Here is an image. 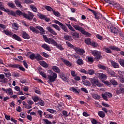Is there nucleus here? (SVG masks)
I'll use <instances>...</instances> for the list:
<instances>
[{
  "label": "nucleus",
  "instance_id": "f257e3e1",
  "mask_svg": "<svg viewBox=\"0 0 124 124\" xmlns=\"http://www.w3.org/2000/svg\"><path fill=\"white\" fill-rule=\"evenodd\" d=\"M78 24L73 25V28L76 30V31H80L82 34H84L85 35L86 37H90V36H92V34L88 31H86L85 30V29L82 27L84 26V24L81 22L78 23Z\"/></svg>",
  "mask_w": 124,
  "mask_h": 124
},
{
  "label": "nucleus",
  "instance_id": "f03ea898",
  "mask_svg": "<svg viewBox=\"0 0 124 124\" xmlns=\"http://www.w3.org/2000/svg\"><path fill=\"white\" fill-rule=\"evenodd\" d=\"M112 50L113 51H121L120 48L112 45L109 46L108 47L104 46L103 48V51L106 52V53H107L108 54H112V50Z\"/></svg>",
  "mask_w": 124,
  "mask_h": 124
},
{
  "label": "nucleus",
  "instance_id": "7ed1b4c3",
  "mask_svg": "<svg viewBox=\"0 0 124 124\" xmlns=\"http://www.w3.org/2000/svg\"><path fill=\"white\" fill-rule=\"evenodd\" d=\"M89 80L93 86H97V87H102V84L99 82L98 78L94 77L93 78H90Z\"/></svg>",
  "mask_w": 124,
  "mask_h": 124
},
{
  "label": "nucleus",
  "instance_id": "20e7f679",
  "mask_svg": "<svg viewBox=\"0 0 124 124\" xmlns=\"http://www.w3.org/2000/svg\"><path fill=\"white\" fill-rule=\"evenodd\" d=\"M48 80L47 81L49 85H53L52 83L56 81V79L58 78V75L56 73H53L52 75H48Z\"/></svg>",
  "mask_w": 124,
  "mask_h": 124
},
{
  "label": "nucleus",
  "instance_id": "39448f33",
  "mask_svg": "<svg viewBox=\"0 0 124 124\" xmlns=\"http://www.w3.org/2000/svg\"><path fill=\"white\" fill-rule=\"evenodd\" d=\"M54 23L55 24H57V25H59L61 29H62V30L63 31H64L65 32H67V33L69 32V31H68V29H67V27L65 24L62 23V22L57 20H54Z\"/></svg>",
  "mask_w": 124,
  "mask_h": 124
},
{
  "label": "nucleus",
  "instance_id": "423d86ee",
  "mask_svg": "<svg viewBox=\"0 0 124 124\" xmlns=\"http://www.w3.org/2000/svg\"><path fill=\"white\" fill-rule=\"evenodd\" d=\"M92 54L95 57V60L97 61H99L100 59H102V56H101V52L98 51L97 50H92Z\"/></svg>",
  "mask_w": 124,
  "mask_h": 124
},
{
  "label": "nucleus",
  "instance_id": "0eeeda50",
  "mask_svg": "<svg viewBox=\"0 0 124 124\" xmlns=\"http://www.w3.org/2000/svg\"><path fill=\"white\" fill-rule=\"evenodd\" d=\"M88 10H89V11H91V12H92L93 14V15L94 16V18L96 20H99V19H100V16H102V14H101L100 13H96L94 10H92V9L88 8Z\"/></svg>",
  "mask_w": 124,
  "mask_h": 124
},
{
  "label": "nucleus",
  "instance_id": "6e6552de",
  "mask_svg": "<svg viewBox=\"0 0 124 124\" xmlns=\"http://www.w3.org/2000/svg\"><path fill=\"white\" fill-rule=\"evenodd\" d=\"M23 17L27 20H32V19H33V17H34V15H33L32 13L28 11V14L24 13Z\"/></svg>",
  "mask_w": 124,
  "mask_h": 124
},
{
  "label": "nucleus",
  "instance_id": "1a4fd4ad",
  "mask_svg": "<svg viewBox=\"0 0 124 124\" xmlns=\"http://www.w3.org/2000/svg\"><path fill=\"white\" fill-rule=\"evenodd\" d=\"M10 66L13 68H19V69H20V70L21 71H26V69H25L24 67L21 66V65L19 64H10Z\"/></svg>",
  "mask_w": 124,
  "mask_h": 124
},
{
  "label": "nucleus",
  "instance_id": "9d476101",
  "mask_svg": "<svg viewBox=\"0 0 124 124\" xmlns=\"http://www.w3.org/2000/svg\"><path fill=\"white\" fill-rule=\"evenodd\" d=\"M95 75L97 77H98L99 79H101V80H106L107 79V75L103 73H95Z\"/></svg>",
  "mask_w": 124,
  "mask_h": 124
},
{
  "label": "nucleus",
  "instance_id": "9b49d317",
  "mask_svg": "<svg viewBox=\"0 0 124 124\" xmlns=\"http://www.w3.org/2000/svg\"><path fill=\"white\" fill-rule=\"evenodd\" d=\"M75 52L77 53V54H79V55H84L85 54V50H84L82 48H80V47H77L76 46V47L74 49Z\"/></svg>",
  "mask_w": 124,
  "mask_h": 124
},
{
  "label": "nucleus",
  "instance_id": "f8f14e48",
  "mask_svg": "<svg viewBox=\"0 0 124 124\" xmlns=\"http://www.w3.org/2000/svg\"><path fill=\"white\" fill-rule=\"evenodd\" d=\"M1 90L2 91H3V92H5V93H7V94H9V95H13V91H12L11 88L5 89L4 88H2Z\"/></svg>",
  "mask_w": 124,
  "mask_h": 124
},
{
  "label": "nucleus",
  "instance_id": "ddd939ff",
  "mask_svg": "<svg viewBox=\"0 0 124 124\" xmlns=\"http://www.w3.org/2000/svg\"><path fill=\"white\" fill-rule=\"evenodd\" d=\"M120 30L121 29L119 28H117L115 27H110L111 32H112L113 33H114L115 34H118L120 32Z\"/></svg>",
  "mask_w": 124,
  "mask_h": 124
},
{
  "label": "nucleus",
  "instance_id": "4468645a",
  "mask_svg": "<svg viewBox=\"0 0 124 124\" xmlns=\"http://www.w3.org/2000/svg\"><path fill=\"white\" fill-rule=\"evenodd\" d=\"M22 38H24V39H30L31 37H30V35L29 34H28L26 31H22L20 32Z\"/></svg>",
  "mask_w": 124,
  "mask_h": 124
},
{
  "label": "nucleus",
  "instance_id": "2eb2a0df",
  "mask_svg": "<svg viewBox=\"0 0 124 124\" xmlns=\"http://www.w3.org/2000/svg\"><path fill=\"white\" fill-rule=\"evenodd\" d=\"M43 37L45 42H46V43H48V44H51V42H52L54 40L52 38H48V37H47V35H43Z\"/></svg>",
  "mask_w": 124,
  "mask_h": 124
},
{
  "label": "nucleus",
  "instance_id": "dca6fc26",
  "mask_svg": "<svg viewBox=\"0 0 124 124\" xmlns=\"http://www.w3.org/2000/svg\"><path fill=\"white\" fill-rule=\"evenodd\" d=\"M5 12L7 13L8 15H12L14 17H16V12L14 11L10 10L9 9H6Z\"/></svg>",
  "mask_w": 124,
  "mask_h": 124
},
{
  "label": "nucleus",
  "instance_id": "f3484780",
  "mask_svg": "<svg viewBox=\"0 0 124 124\" xmlns=\"http://www.w3.org/2000/svg\"><path fill=\"white\" fill-rule=\"evenodd\" d=\"M69 90L71 92H73V93H78V94L80 93V92H81L80 89H78V87H77V89L74 87H70Z\"/></svg>",
  "mask_w": 124,
  "mask_h": 124
},
{
  "label": "nucleus",
  "instance_id": "a211bd4d",
  "mask_svg": "<svg viewBox=\"0 0 124 124\" xmlns=\"http://www.w3.org/2000/svg\"><path fill=\"white\" fill-rule=\"evenodd\" d=\"M110 63L113 68H119L120 67L119 63L113 60L110 61Z\"/></svg>",
  "mask_w": 124,
  "mask_h": 124
},
{
  "label": "nucleus",
  "instance_id": "6ab92c4d",
  "mask_svg": "<svg viewBox=\"0 0 124 124\" xmlns=\"http://www.w3.org/2000/svg\"><path fill=\"white\" fill-rule=\"evenodd\" d=\"M107 70L108 71V75H110L112 77H115V76H116L115 72L113 70H111V69H108V68H107Z\"/></svg>",
  "mask_w": 124,
  "mask_h": 124
},
{
  "label": "nucleus",
  "instance_id": "aec40b11",
  "mask_svg": "<svg viewBox=\"0 0 124 124\" xmlns=\"http://www.w3.org/2000/svg\"><path fill=\"white\" fill-rule=\"evenodd\" d=\"M47 31H49V32H50V33H52V34H53V35H57L58 33H57V32H56L54 30L51 28V27L49 26L46 28Z\"/></svg>",
  "mask_w": 124,
  "mask_h": 124
},
{
  "label": "nucleus",
  "instance_id": "412c9836",
  "mask_svg": "<svg viewBox=\"0 0 124 124\" xmlns=\"http://www.w3.org/2000/svg\"><path fill=\"white\" fill-rule=\"evenodd\" d=\"M62 61L64 63L66 66H68L69 67H71V66H72V64L70 63L68 60H66L65 59H63V58H62Z\"/></svg>",
  "mask_w": 124,
  "mask_h": 124
},
{
  "label": "nucleus",
  "instance_id": "4be33fe9",
  "mask_svg": "<svg viewBox=\"0 0 124 124\" xmlns=\"http://www.w3.org/2000/svg\"><path fill=\"white\" fill-rule=\"evenodd\" d=\"M41 47L45 50H46V51H49V52H51V49L50 48V46L48 45H47L45 43L43 44L41 46Z\"/></svg>",
  "mask_w": 124,
  "mask_h": 124
},
{
  "label": "nucleus",
  "instance_id": "5701e85b",
  "mask_svg": "<svg viewBox=\"0 0 124 124\" xmlns=\"http://www.w3.org/2000/svg\"><path fill=\"white\" fill-rule=\"evenodd\" d=\"M12 38L13 39H15V40H17V41H19V42L22 41V39L21 38V37H20V36L16 35V34H13L12 35Z\"/></svg>",
  "mask_w": 124,
  "mask_h": 124
},
{
  "label": "nucleus",
  "instance_id": "b1692460",
  "mask_svg": "<svg viewBox=\"0 0 124 124\" xmlns=\"http://www.w3.org/2000/svg\"><path fill=\"white\" fill-rule=\"evenodd\" d=\"M35 59L36 61H43L44 58L40 54L37 53L35 54Z\"/></svg>",
  "mask_w": 124,
  "mask_h": 124
},
{
  "label": "nucleus",
  "instance_id": "393cba45",
  "mask_svg": "<svg viewBox=\"0 0 124 124\" xmlns=\"http://www.w3.org/2000/svg\"><path fill=\"white\" fill-rule=\"evenodd\" d=\"M39 64H40V65L43 66V67H45V68L48 67V64H47V63L44 61H40Z\"/></svg>",
  "mask_w": 124,
  "mask_h": 124
},
{
  "label": "nucleus",
  "instance_id": "a878e982",
  "mask_svg": "<svg viewBox=\"0 0 124 124\" xmlns=\"http://www.w3.org/2000/svg\"><path fill=\"white\" fill-rule=\"evenodd\" d=\"M36 29L39 30L40 31L42 32V33H41V34H45V30H44L43 27L39 26H36Z\"/></svg>",
  "mask_w": 124,
  "mask_h": 124
},
{
  "label": "nucleus",
  "instance_id": "bb28decb",
  "mask_svg": "<svg viewBox=\"0 0 124 124\" xmlns=\"http://www.w3.org/2000/svg\"><path fill=\"white\" fill-rule=\"evenodd\" d=\"M30 30L32 32H35V33H39V31L35 29V28L33 27V26H30Z\"/></svg>",
  "mask_w": 124,
  "mask_h": 124
},
{
  "label": "nucleus",
  "instance_id": "cd10ccee",
  "mask_svg": "<svg viewBox=\"0 0 124 124\" xmlns=\"http://www.w3.org/2000/svg\"><path fill=\"white\" fill-rule=\"evenodd\" d=\"M52 69L56 73H61V70L57 66H52Z\"/></svg>",
  "mask_w": 124,
  "mask_h": 124
},
{
  "label": "nucleus",
  "instance_id": "c85d7f7f",
  "mask_svg": "<svg viewBox=\"0 0 124 124\" xmlns=\"http://www.w3.org/2000/svg\"><path fill=\"white\" fill-rule=\"evenodd\" d=\"M2 32H3V33H5V34H6V35H10L11 36L12 35V34H13V32L12 31H10L8 30H4Z\"/></svg>",
  "mask_w": 124,
  "mask_h": 124
},
{
  "label": "nucleus",
  "instance_id": "c756f323",
  "mask_svg": "<svg viewBox=\"0 0 124 124\" xmlns=\"http://www.w3.org/2000/svg\"><path fill=\"white\" fill-rule=\"evenodd\" d=\"M37 16H39V19H41V20H44L46 16L40 13H38Z\"/></svg>",
  "mask_w": 124,
  "mask_h": 124
},
{
  "label": "nucleus",
  "instance_id": "7c9ffc66",
  "mask_svg": "<svg viewBox=\"0 0 124 124\" xmlns=\"http://www.w3.org/2000/svg\"><path fill=\"white\" fill-rule=\"evenodd\" d=\"M31 99H32V100H33L34 102L35 103V102H37V101H39L40 98L38 96L35 95V96H32L31 97Z\"/></svg>",
  "mask_w": 124,
  "mask_h": 124
},
{
  "label": "nucleus",
  "instance_id": "2f4dec72",
  "mask_svg": "<svg viewBox=\"0 0 124 124\" xmlns=\"http://www.w3.org/2000/svg\"><path fill=\"white\" fill-rule=\"evenodd\" d=\"M52 12L53 13V15H54L56 17H61V16H62V15L61 14V13H60V12L59 11L56 12L55 10H53V11H52Z\"/></svg>",
  "mask_w": 124,
  "mask_h": 124
},
{
  "label": "nucleus",
  "instance_id": "473e14b6",
  "mask_svg": "<svg viewBox=\"0 0 124 124\" xmlns=\"http://www.w3.org/2000/svg\"><path fill=\"white\" fill-rule=\"evenodd\" d=\"M75 32H72V35L73 36V37H75V38H79L80 36V34L78 33H77V32L74 31Z\"/></svg>",
  "mask_w": 124,
  "mask_h": 124
},
{
  "label": "nucleus",
  "instance_id": "72a5a7b5",
  "mask_svg": "<svg viewBox=\"0 0 124 124\" xmlns=\"http://www.w3.org/2000/svg\"><path fill=\"white\" fill-rule=\"evenodd\" d=\"M85 43L87 44V45H91L92 43V40L90 38H87L85 39Z\"/></svg>",
  "mask_w": 124,
  "mask_h": 124
},
{
  "label": "nucleus",
  "instance_id": "f704fd0d",
  "mask_svg": "<svg viewBox=\"0 0 124 124\" xmlns=\"http://www.w3.org/2000/svg\"><path fill=\"white\" fill-rule=\"evenodd\" d=\"M7 5L9 6V7H11V8H13L14 9L16 8V6L15 4H14V3L12 2H8L7 3Z\"/></svg>",
  "mask_w": 124,
  "mask_h": 124
},
{
  "label": "nucleus",
  "instance_id": "c9c22d12",
  "mask_svg": "<svg viewBox=\"0 0 124 124\" xmlns=\"http://www.w3.org/2000/svg\"><path fill=\"white\" fill-rule=\"evenodd\" d=\"M98 115L100 118H103L105 117V113L102 111H99Z\"/></svg>",
  "mask_w": 124,
  "mask_h": 124
},
{
  "label": "nucleus",
  "instance_id": "e433bc0d",
  "mask_svg": "<svg viewBox=\"0 0 124 124\" xmlns=\"http://www.w3.org/2000/svg\"><path fill=\"white\" fill-rule=\"evenodd\" d=\"M66 44L67 46H68V47H69L70 48H71V49H75V47L76 46H73V45L71 44V43H70L69 42H66Z\"/></svg>",
  "mask_w": 124,
  "mask_h": 124
},
{
  "label": "nucleus",
  "instance_id": "4c0bfd02",
  "mask_svg": "<svg viewBox=\"0 0 124 124\" xmlns=\"http://www.w3.org/2000/svg\"><path fill=\"white\" fill-rule=\"evenodd\" d=\"M77 64L78 65H83L84 64V61L81 59L78 58V59L77 61Z\"/></svg>",
  "mask_w": 124,
  "mask_h": 124
},
{
  "label": "nucleus",
  "instance_id": "58836bf2",
  "mask_svg": "<svg viewBox=\"0 0 124 124\" xmlns=\"http://www.w3.org/2000/svg\"><path fill=\"white\" fill-rule=\"evenodd\" d=\"M15 3L17 7H19L20 8H22V4H21V2L18 0H16L15 1Z\"/></svg>",
  "mask_w": 124,
  "mask_h": 124
},
{
  "label": "nucleus",
  "instance_id": "ea45409f",
  "mask_svg": "<svg viewBox=\"0 0 124 124\" xmlns=\"http://www.w3.org/2000/svg\"><path fill=\"white\" fill-rule=\"evenodd\" d=\"M87 74H89V75H93V74H95V73L94 72V70H93V69H89L87 71Z\"/></svg>",
  "mask_w": 124,
  "mask_h": 124
},
{
  "label": "nucleus",
  "instance_id": "a19ab883",
  "mask_svg": "<svg viewBox=\"0 0 124 124\" xmlns=\"http://www.w3.org/2000/svg\"><path fill=\"white\" fill-rule=\"evenodd\" d=\"M45 8L47 11H50V12H52V11L53 12V11L54 10V9H53V8L52 7H51L50 6H48V5H46L45 6Z\"/></svg>",
  "mask_w": 124,
  "mask_h": 124
},
{
  "label": "nucleus",
  "instance_id": "79ce46f5",
  "mask_svg": "<svg viewBox=\"0 0 124 124\" xmlns=\"http://www.w3.org/2000/svg\"><path fill=\"white\" fill-rule=\"evenodd\" d=\"M66 26L68 28L70 31H76L74 30V28L72 27V26H71V25H70V24H66Z\"/></svg>",
  "mask_w": 124,
  "mask_h": 124
},
{
  "label": "nucleus",
  "instance_id": "37998d69",
  "mask_svg": "<svg viewBox=\"0 0 124 124\" xmlns=\"http://www.w3.org/2000/svg\"><path fill=\"white\" fill-rule=\"evenodd\" d=\"M30 7L33 12H37V8L34 5H31Z\"/></svg>",
  "mask_w": 124,
  "mask_h": 124
},
{
  "label": "nucleus",
  "instance_id": "c03bdc74",
  "mask_svg": "<svg viewBox=\"0 0 124 124\" xmlns=\"http://www.w3.org/2000/svg\"><path fill=\"white\" fill-rule=\"evenodd\" d=\"M13 77H16V78L20 77V73L18 72H13L12 74Z\"/></svg>",
  "mask_w": 124,
  "mask_h": 124
},
{
  "label": "nucleus",
  "instance_id": "a18cd8bd",
  "mask_svg": "<svg viewBox=\"0 0 124 124\" xmlns=\"http://www.w3.org/2000/svg\"><path fill=\"white\" fill-rule=\"evenodd\" d=\"M52 27L57 30V31H61V28H60V26H59L57 24H52L51 25Z\"/></svg>",
  "mask_w": 124,
  "mask_h": 124
},
{
  "label": "nucleus",
  "instance_id": "49530a36",
  "mask_svg": "<svg viewBox=\"0 0 124 124\" xmlns=\"http://www.w3.org/2000/svg\"><path fill=\"white\" fill-rule=\"evenodd\" d=\"M16 15H17L18 16H21V15H22L23 16H24V13H23V12H22V11H20V10H16Z\"/></svg>",
  "mask_w": 124,
  "mask_h": 124
},
{
  "label": "nucleus",
  "instance_id": "de8ad7c7",
  "mask_svg": "<svg viewBox=\"0 0 124 124\" xmlns=\"http://www.w3.org/2000/svg\"><path fill=\"white\" fill-rule=\"evenodd\" d=\"M38 104H39L41 106H44L45 105V102L43 100L41 99V98L39 100V102H38Z\"/></svg>",
  "mask_w": 124,
  "mask_h": 124
},
{
  "label": "nucleus",
  "instance_id": "09e8293b",
  "mask_svg": "<svg viewBox=\"0 0 124 124\" xmlns=\"http://www.w3.org/2000/svg\"><path fill=\"white\" fill-rule=\"evenodd\" d=\"M23 2L26 4H31V3H33V0H23Z\"/></svg>",
  "mask_w": 124,
  "mask_h": 124
},
{
  "label": "nucleus",
  "instance_id": "8fccbe9b",
  "mask_svg": "<svg viewBox=\"0 0 124 124\" xmlns=\"http://www.w3.org/2000/svg\"><path fill=\"white\" fill-rule=\"evenodd\" d=\"M98 67L100 69H103V70H107V69H106V66L100 64L98 65Z\"/></svg>",
  "mask_w": 124,
  "mask_h": 124
},
{
  "label": "nucleus",
  "instance_id": "3c124183",
  "mask_svg": "<svg viewBox=\"0 0 124 124\" xmlns=\"http://www.w3.org/2000/svg\"><path fill=\"white\" fill-rule=\"evenodd\" d=\"M63 38L64 39H65V40H68V41H70V40H71V36L66 35L64 36Z\"/></svg>",
  "mask_w": 124,
  "mask_h": 124
},
{
  "label": "nucleus",
  "instance_id": "603ef678",
  "mask_svg": "<svg viewBox=\"0 0 124 124\" xmlns=\"http://www.w3.org/2000/svg\"><path fill=\"white\" fill-rule=\"evenodd\" d=\"M111 5H113V6H114V7H116V8H120V4L116 2H112V4H111Z\"/></svg>",
  "mask_w": 124,
  "mask_h": 124
},
{
  "label": "nucleus",
  "instance_id": "864d4df0",
  "mask_svg": "<svg viewBox=\"0 0 124 124\" xmlns=\"http://www.w3.org/2000/svg\"><path fill=\"white\" fill-rule=\"evenodd\" d=\"M56 47L59 50H60V51H62V50H64V48H63V47H62V45L60 44H58L57 45Z\"/></svg>",
  "mask_w": 124,
  "mask_h": 124
},
{
  "label": "nucleus",
  "instance_id": "5fc2aeb1",
  "mask_svg": "<svg viewBox=\"0 0 124 124\" xmlns=\"http://www.w3.org/2000/svg\"><path fill=\"white\" fill-rule=\"evenodd\" d=\"M118 62H119L120 65H121V66H123V67H124V60L122 59H120L118 60Z\"/></svg>",
  "mask_w": 124,
  "mask_h": 124
},
{
  "label": "nucleus",
  "instance_id": "6e6d98bb",
  "mask_svg": "<svg viewBox=\"0 0 124 124\" xmlns=\"http://www.w3.org/2000/svg\"><path fill=\"white\" fill-rule=\"evenodd\" d=\"M62 114L64 116V117H65V118H66V117H68V116H69V114H68V112H67L66 110H63Z\"/></svg>",
  "mask_w": 124,
  "mask_h": 124
},
{
  "label": "nucleus",
  "instance_id": "4d7b16f0",
  "mask_svg": "<svg viewBox=\"0 0 124 124\" xmlns=\"http://www.w3.org/2000/svg\"><path fill=\"white\" fill-rule=\"evenodd\" d=\"M46 111H47V112H49V113H51V114H54V113H56V112H57L56 110L51 108L46 109Z\"/></svg>",
  "mask_w": 124,
  "mask_h": 124
},
{
  "label": "nucleus",
  "instance_id": "13d9d810",
  "mask_svg": "<svg viewBox=\"0 0 124 124\" xmlns=\"http://www.w3.org/2000/svg\"><path fill=\"white\" fill-rule=\"evenodd\" d=\"M2 2H0V9L1 10H2V11H4V12H5L6 9H5V8H4V7H3V5H2Z\"/></svg>",
  "mask_w": 124,
  "mask_h": 124
},
{
  "label": "nucleus",
  "instance_id": "bf43d9fd",
  "mask_svg": "<svg viewBox=\"0 0 124 124\" xmlns=\"http://www.w3.org/2000/svg\"><path fill=\"white\" fill-rule=\"evenodd\" d=\"M61 79L63 80V81H64L65 82H67L68 81V78H67V77H65L63 75H62L61 76Z\"/></svg>",
  "mask_w": 124,
  "mask_h": 124
},
{
  "label": "nucleus",
  "instance_id": "052dcab7",
  "mask_svg": "<svg viewBox=\"0 0 124 124\" xmlns=\"http://www.w3.org/2000/svg\"><path fill=\"white\" fill-rule=\"evenodd\" d=\"M102 97L104 99V100H106V101H108V98H107V95H106V93H105V94H102Z\"/></svg>",
  "mask_w": 124,
  "mask_h": 124
},
{
  "label": "nucleus",
  "instance_id": "680f3d73",
  "mask_svg": "<svg viewBox=\"0 0 124 124\" xmlns=\"http://www.w3.org/2000/svg\"><path fill=\"white\" fill-rule=\"evenodd\" d=\"M110 83L113 85V86H117L118 85V82L117 81L114 80V79H111L110 80Z\"/></svg>",
  "mask_w": 124,
  "mask_h": 124
},
{
  "label": "nucleus",
  "instance_id": "e2e57ef3",
  "mask_svg": "<svg viewBox=\"0 0 124 124\" xmlns=\"http://www.w3.org/2000/svg\"><path fill=\"white\" fill-rule=\"evenodd\" d=\"M90 45L93 47H97L98 46V44L95 42H91V44H90Z\"/></svg>",
  "mask_w": 124,
  "mask_h": 124
},
{
  "label": "nucleus",
  "instance_id": "0e129e2a",
  "mask_svg": "<svg viewBox=\"0 0 124 124\" xmlns=\"http://www.w3.org/2000/svg\"><path fill=\"white\" fill-rule=\"evenodd\" d=\"M93 97L94 98V99H100V96H99L98 94H94L93 95Z\"/></svg>",
  "mask_w": 124,
  "mask_h": 124
},
{
  "label": "nucleus",
  "instance_id": "69168bd1",
  "mask_svg": "<svg viewBox=\"0 0 124 124\" xmlns=\"http://www.w3.org/2000/svg\"><path fill=\"white\" fill-rule=\"evenodd\" d=\"M41 55L43 57H44L45 58H49V57H50V55H49L46 52H43Z\"/></svg>",
  "mask_w": 124,
  "mask_h": 124
},
{
  "label": "nucleus",
  "instance_id": "338daca9",
  "mask_svg": "<svg viewBox=\"0 0 124 124\" xmlns=\"http://www.w3.org/2000/svg\"><path fill=\"white\" fill-rule=\"evenodd\" d=\"M118 74H119V75H120V76H119V77H120V78H123V75L124 74V71H118Z\"/></svg>",
  "mask_w": 124,
  "mask_h": 124
},
{
  "label": "nucleus",
  "instance_id": "774afa93",
  "mask_svg": "<svg viewBox=\"0 0 124 124\" xmlns=\"http://www.w3.org/2000/svg\"><path fill=\"white\" fill-rule=\"evenodd\" d=\"M43 121L46 123V124H52L51 121H49L48 119H43Z\"/></svg>",
  "mask_w": 124,
  "mask_h": 124
}]
</instances>
